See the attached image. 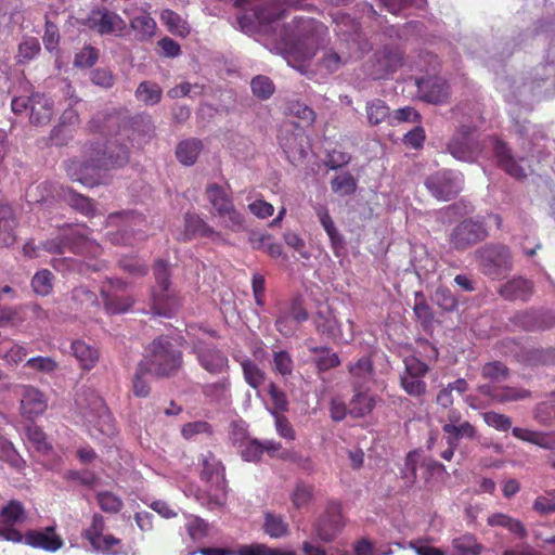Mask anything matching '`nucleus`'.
<instances>
[{"label": "nucleus", "instance_id": "1", "mask_svg": "<svg viewBox=\"0 0 555 555\" xmlns=\"http://www.w3.org/2000/svg\"><path fill=\"white\" fill-rule=\"evenodd\" d=\"M334 22L336 24L335 31L341 42L338 50H330L323 56L322 63L330 72H336L350 59L360 57L367 50V42L362 38L353 18L337 12L334 15Z\"/></svg>", "mask_w": 555, "mask_h": 555}, {"label": "nucleus", "instance_id": "2", "mask_svg": "<svg viewBox=\"0 0 555 555\" xmlns=\"http://www.w3.org/2000/svg\"><path fill=\"white\" fill-rule=\"evenodd\" d=\"M294 22L295 29L289 33V26H286L282 41L289 52L302 60H309L315 54L319 37L326 31V28L312 18H295Z\"/></svg>", "mask_w": 555, "mask_h": 555}, {"label": "nucleus", "instance_id": "3", "mask_svg": "<svg viewBox=\"0 0 555 555\" xmlns=\"http://www.w3.org/2000/svg\"><path fill=\"white\" fill-rule=\"evenodd\" d=\"M76 405L88 426L105 436L114 434L112 415L96 392L91 389H81L76 396Z\"/></svg>", "mask_w": 555, "mask_h": 555}, {"label": "nucleus", "instance_id": "4", "mask_svg": "<svg viewBox=\"0 0 555 555\" xmlns=\"http://www.w3.org/2000/svg\"><path fill=\"white\" fill-rule=\"evenodd\" d=\"M156 286L153 288L152 302L154 313L169 318L179 308L180 301L169 288L170 270L166 261L159 259L154 264Z\"/></svg>", "mask_w": 555, "mask_h": 555}, {"label": "nucleus", "instance_id": "5", "mask_svg": "<svg viewBox=\"0 0 555 555\" xmlns=\"http://www.w3.org/2000/svg\"><path fill=\"white\" fill-rule=\"evenodd\" d=\"M127 160L128 155L125 151L118 154L115 159L111 158L109 160H99L98 163L94 160L86 163L73 160L66 165V173L73 181L80 182L87 186H94L103 182V171L121 166Z\"/></svg>", "mask_w": 555, "mask_h": 555}, {"label": "nucleus", "instance_id": "6", "mask_svg": "<svg viewBox=\"0 0 555 555\" xmlns=\"http://www.w3.org/2000/svg\"><path fill=\"white\" fill-rule=\"evenodd\" d=\"M146 359L159 376H170L182 365V353L164 338H157L146 348Z\"/></svg>", "mask_w": 555, "mask_h": 555}, {"label": "nucleus", "instance_id": "7", "mask_svg": "<svg viewBox=\"0 0 555 555\" xmlns=\"http://www.w3.org/2000/svg\"><path fill=\"white\" fill-rule=\"evenodd\" d=\"M475 259L481 271L492 278H498L513 268L512 254L505 245H485L476 249Z\"/></svg>", "mask_w": 555, "mask_h": 555}, {"label": "nucleus", "instance_id": "8", "mask_svg": "<svg viewBox=\"0 0 555 555\" xmlns=\"http://www.w3.org/2000/svg\"><path fill=\"white\" fill-rule=\"evenodd\" d=\"M425 186L438 201H451L463 189V176L459 171L442 169L427 177Z\"/></svg>", "mask_w": 555, "mask_h": 555}, {"label": "nucleus", "instance_id": "9", "mask_svg": "<svg viewBox=\"0 0 555 555\" xmlns=\"http://www.w3.org/2000/svg\"><path fill=\"white\" fill-rule=\"evenodd\" d=\"M345 527L340 504L330 502L325 512L312 525L313 535L323 543L333 542Z\"/></svg>", "mask_w": 555, "mask_h": 555}, {"label": "nucleus", "instance_id": "10", "mask_svg": "<svg viewBox=\"0 0 555 555\" xmlns=\"http://www.w3.org/2000/svg\"><path fill=\"white\" fill-rule=\"evenodd\" d=\"M447 150L455 159L473 163L481 154L482 146L474 137V129L462 126L448 142Z\"/></svg>", "mask_w": 555, "mask_h": 555}, {"label": "nucleus", "instance_id": "11", "mask_svg": "<svg viewBox=\"0 0 555 555\" xmlns=\"http://www.w3.org/2000/svg\"><path fill=\"white\" fill-rule=\"evenodd\" d=\"M487 236L488 231L482 221L465 219L452 229L449 243L453 249L465 250Z\"/></svg>", "mask_w": 555, "mask_h": 555}, {"label": "nucleus", "instance_id": "12", "mask_svg": "<svg viewBox=\"0 0 555 555\" xmlns=\"http://www.w3.org/2000/svg\"><path fill=\"white\" fill-rule=\"evenodd\" d=\"M202 479L210 482L214 487H216L217 490L221 492L220 495L215 494L209 496L207 506L209 508L221 506L227 493L224 466L221 461H219L211 452H208L203 457Z\"/></svg>", "mask_w": 555, "mask_h": 555}, {"label": "nucleus", "instance_id": "13", "mask_svg": "<svg viewBox=\"0 0 555 555\" xmlns=\"http://www.w3.org/2000/svg\"><path fill=\"white\" fill-rule=\"evenodd\" d=\"M192 352L201 366L211 374H220L229 369L228 357L214 344L196 338L192 341Z\"/></svg>", "mask_w": 555, "mask_h": 555}, {"label": "nucleus", "instance_id": "14", "mask_svg": "<svg viewBox=\"0 0 555 555\" xmlns=\"http://www.w3.org/2000/svg\"><path fill=\"white\" fill-rule=\"evenodd\" d=\"M104 528V518L100 514H94L90 527L83 532V537L96 552L115 555L120 541L112 534H103Z\"/></svg>", "mask_w": 555, "mask_h": 555}, {"label": "nucleus", "instance_id": "15", "mask_svg": "<svg viewBox=\"0 0 555 555\" xmlns=\"http://www.w3.org/2000/svg\"><path fill=\"white\" fill-rule=\"evenodd\" d=\"M313 323L317 332L334 341H347L343 336L340 326L327 305H320L313 317Z\"/></svg>", "mask_w": 555, "mask_h": 555}, {"label": "nucleus", "instance_id": "16", "mask_svg": "<svg viewBox=\"0 0 555 555\" xmlns=\"http://www.w3.org/2000/svg\"><path fill=\"white\" fill-rule=\"evenodd\" d=\"M371 63L372 68L369 70V74L374 79H382L397 70L402 64V59L397 51L385 49L376 52Z\"/></svg>", "mask_w": 555, "mask_h": 555}, {"label": "nucleus", "instance_id": "17", "mask_svg": "<svg viewBox=\"0 0 555 555\" xmlns=\"http://www.w3.org/2000/svg\"><path fill=\"white\" fill-rule=\"evenodd\" d=\"M197 236L208 237L214 242L223 240L222 234L210 227L198 215L186 214L184 217V232L182 233V238L189 241Z\"/></svg>", "mask_w": 555, "mask_h": 555}, {"label": "nucleus", "instance_id": "18", "mask_svg": "<svg viewBox=\"0 0 555 555\" xmlns=\"http://www.w3.org/2000/svg\"><path fill=\"white\" fill-rule=\"evenodd\" d=\"M417 87L421 99L433 104L443 103L450 94L448 83L439 77L417 80Z\"/></svg>", "mask_w": 555, "mask_h": 555}, {"label": "nucleus", "instance_id": "19", "mask_svg": "<svg viewBox=\"0 0 555 555\" xmlns=\"http://www.w3.org/2000/svg\"><path fill=\"white\" fill-rule=\"evenodd\" d=\"M25 543L47 552H55L63 546V540L55 533L54 527L42 530H29L25 533Z\"/></svg>", "mask_w": 555, "mask_h": 555}, {"label": "nucleus", "instance_id": "20", "mask_svg": "<svg viewBox=\"0 0 555 555\" xmlns=\"http://www.w3.org/2000/svg\"><path fill=\"white\" fill-rule=\"evenodd\" d=\"M44 395L33 386H24L21 399L22 414L27 418H35L47 410Z\"/></svg>", "mask_w": 555, "mask_h": 555}, {"label": "nucleus", "instance_id": "21", "mask_svg": "<svg viewBox=\"0 0 555 555\" xmlns=\"http://www.w3.org/2000/svg\"><path fill=\"white\" fill-rule=\"evenodd\" d=\"M494 154L498 158L499 165L512 177L521 179L527 176L526 168L521 165L525 163L524 158L516 160L506 144L498 139L494 140Z\"/></svg>", "mask_w": 555, "mask_h": 555}, {"label": "nucleus", "instance_id": "22", "mask_svg": "<svg viewBox=\"0 0 555 555\" xmlns=\"http://www.w3.org/2000/svg\"><path fill=\"white\" fill-rule=\"evenodd\" d=\"M54 114L53 102L44 94L35 93L31 95L29 107V120L36 126L48 125Z\"/></svg>", "mask_w": 555, "mask_h": 555}, {"label": "nucleus", "instance_id": "23", "mask_svg": "<svg viewBox=\"0 0 555 555\" xmlns=\"http://www.w3.org/2000/svg\"><path fill=\"white\" fill-rule=\"evenodd\" d=\"M280 144L292 164L301 163L308 155V144L301 134L287 133L280 139Z\"/></svg>", "mask_w": 555, "mask_h": 555}, {"label": "nucleus", "instance_id": "24", "mask_svg": "<svg viewBox=\"0 0 555 555\" xmlns=\"http://www.w3.org/2000/svg\"><path fill=\"white\" fill-rule=\"evenodd\" d=\"M499 293L507 300L520 299L526 301L533 293V284L522 276H517L501 285Z\"/></svg>", "mask_w": 555, "mask_h": 555}, {"label": "nucleus", "instance_id": "25", "mask_svg": "<svg viewBox=\"0 0 555 555\" xmlns=\"http://www.w3.org/2000/svg\"><path fill=\"white\" fill-rule=\"evenodd\" d=\"M205 194L208 202L212 206L211 214L214 217L222 214L223 209H228L234 204L231 193L217 183L208 184Z\"/></svg>", "mask_w": 555, "mask_h": 555}, {"label": "nucleus", "instance_id": "26", "mask_svg": "<svg viewBox=\"0 0 555 555\" xmlns=\"http://www.w3.org/2000/svg\"><path fill=\"white\" fill-rule=\"evenodd\" d=\"M487 524L490 527L505 528L519 539H525L528 535L526 526L519 519L504 513H494L489 515Z\"/></svg>", "mask_w": 555, "mask_h": 555}, {"label": "nucleus", "instance_id": "27", "mask_svg": "<svg viewBox=\"0 0 555 555\" xmlns=\"http://www.w3.org/2000/svg\"><path fill=\"white\" fill-rule=\"evenodd\" d=\"M72 352L83 370H91L99 361V351L93 346L77 339L72 343Z\"/></svg>", "mask_w": 555, "mask_h": 555}, {"label": "nucleus", "instance_id": "28", "mask_svg": "<svg viewBox=\"0 0 555 555\" xmlns=\"http://www.w3.org/2000/svg\"><path fill=\"white\" fill-rule=\"evenodd\" d=\"M91 28L99 34H113L124 28L122 20L113 12H104L94 15L91 20Z\"/></svg>", "mask_w": 555, "mask_h": 555}, {"label": "nucleus", "instance_id": "29", "mask_svg": "<svg viewBox=\"0 0 555 555\" xmlns=\"http://www.w3.org/2000/svg\"><path fill=\"white\" fill-rule=\"evenodd\" d=\"M60 195L74 209L86 216H93L95 211L94 203L91 198L86 197L70 188H61Z\"/></svg>", "mask_w": 555, "mask_h": 555}, {"label": "nucleus", "instance_id": "30", "mask_svg": "<svg viewBox=\"0 0 555 555\" xmlns=\"http://www.w3.org/2000/svg\"><path fill=\"white\" fill-rule=\"evenodd\" d=\"M263 531L270 538L282 539L289 534V525L282 515L267 512L263 520Z\"/></svg>", "mask_w": 555, "mask_h": 555}, {"label": "nucleus", "instance_id": "31", "mask_svg": "<svg viewBox=\"0 0 555 555\" xmlns=\"http://www.w3.org/2000/svg\"><path fill=\"white\" fill-rule=\"evenodd\" d=\"M448 446H457L461 439H473L476 436L475 427L467 421L459 425L443 424Z\"/></svg>", "mask_w": 555, "mask_h": 555}, {"label": "nucleus", "instance_id": "32", "mask_svg": "<svg viewBox=\"0 0 555 555\" xmlns=\"http://www.w3.org/2000/svg\"><path fill=\"white\" fill-rule=\"evenodd\" d=\"M468 390V383L464 378H457L453 383H449L446 387L441 388L436 397L438 405L448 409L454 402L453 393L456 392L462 396Z\"/></svg>", "mask_w": 555, "mask_h": 555}, {"label": "nucleus", "instance_id": "33", "mask_svg": "<svg viewBox=\"0 0 555 555\" xmlns=\"http://www.w3.org/2000/svg\"><path fill=\"white\" fill-rule=\"evenodd\" d=\"M202 142L197 139H188L180 142L176 150V156L178 160L184 166H192L201 151H202Z\"/></svg>", "mask_w": 555, "mask_h": 555}, {"label": "nucleus", "instance_id": "34", "mask_svg": "<svg viewBox=\"0 0 555 555\" xmlns=\"http://www.w3.org/2000/svg\"><path fill=\"white\" fill-rule=\"evenodd\" d=\"M317 216L319 218L320 223L322 224L323 229L325 230L326 234L328 235L332 247L334 248L335 253L337 254V250L339 248H343L344 240L343 236L339 234L338 230L335 227V223L330 216V212L326 207L319 206L315 210Z\"/></svg>", "mask_w": 555, "mask_h": 555}, {"label": "nucleus", "instance_id": "35", "mask_svg": "<svg viewBox=\"0 0 555 555\" xmlns=\"http://www.w3.org/2000/svg\"><path fill=\"white\" fill-rule=\"evenodd\" d=\"M513 435L519 440L535 444L546 450H554L551 436L547 433L535 431L522 427H514Z\"/></svg>", "mask_w": 555, "mask_h": 555}, {"label": "nucleus", "instance_id": "36", "mask_svg": "<svg viewBox=\"0 0 555 555\" xmlns=\"http://www.w3.org/2000/svg\"><path fill=\"white\" fill-rule=\"evenodd\" d=\"M452 548L456 555H480L483 546L472 533H465L452 539Z\"/></svg>", "mask_w": 555, "mask_h": 555}, {"label": "nucleus", "instance_id": "37", "mask_svg": "<svg viewBox=\"0 0 555 555\" xmlns=\"http://www.w3.org/2000/svg\"><path fill=\"white\" fill-rule=\"evenodd\" d=\"M349 373L357 387H364L373 377V364L370 358L362 357L349 366Z\"/></svg>", "mask_w": 555, "mask_h": 555}, {"label": "nucleus", "instance_id": "38", "mask_svg": "<svg viewBox=\"0 0 555 555\" xmlns=\"http://www.w3.org/2000/svg\"><path fill=\"white\" fill-rule=\"evenodd\" d=\"M367 122L371 126L379 125L385 120H390V108L385 101L373 99L365 105Z\"/></svg>", "mask_w": 555, "mask_h": 555}, {"label": "nucleus", "instance_id": "39", "mask_svg": "<svg viewBox=\"0 0 555 555\" xmlns=\"http://www.w3.org/2000/svg\"><path fill=\"white\" fill-rule=\"evenodd\" d=\"M245 382L254 389L259 388L266 379V373L250 359L240 361Z\"/></svg>", "mask_w": 555, "mask_h": 555}, {"label": "nucleus", "instance_id": "40", "mask_svg": "<svg viewBox=\"0 0 555 555\" xmlns=\"http://www.w3.org/2000/svg\"><path fill=\"white\" fill-rule=\"evenodd\" d=\"M217 218L220 219V224L223 228L232 232H241L245 230V218L236 209L234 204L228 209H223V212L219 214Z\"/></svg>", "mask_w": 555, "mask_h": 555}, {"label": "nucleus", "instance_id": "41", "mask_svg": "<svg viewBox=\"0 0 555 555\" xmlns=\"http://www.w3.org/2000/svg\"><path fill=\"white\" fill-rule=\"evenodd\" d=\"M249 242L253 245V248L263 250L273 258L282 255V246L279 243L273 242L270 234L251 233Z\"/></svg>", "mask_w": 555, "mask_h": 555}, {"label": "nucleus", "instance_id": "42", "mask_svg": "<svg viewBox=\"0 0 555 555\" xmlns=\"http://www.w3.org/2000/svg\"><path fill=\"white\" fill-rule=\"evenodd\" d=\"M27 356V349L21 345L11 341H2L0 344V359L8 364L14 365L22 362Z\"/></svg>", "mask_w": 555, "mask_h": 555}, {"label": "nucleus", "instance_id": "43", "mask_svg": "<svg viewBox=\"0 0 555 555\" xmlns=\"http://www.w3.org/2000/svg\"><path fill=\"white\" fill-rule=\"evenodd\" d=\"M375 405L374 399L364 392L354 395L349 404V413L353 417H362L369 414Z\"/></svg>", "mask_w": 555, "mask_h": 555}, {"label": "nucleus", "instance_id": "44", "mask_svg": "<svg viewBox=\"0 0 555 555\" xmlns=\"http://www.w3.org/2000/svg\"><path fill=\"white\" fill-rule=\"evenodd\" d=\"M104 297V306L108 313H124L127 312L134 304V299L127 296L107 295L102 292Z\"/></svg>", "mask_w": 555, "mask_h": 555}, {"label": "nucleus", "instance_id": "45", "mask_svg": "<svg viewBox=\"0 0 555 555\" xmlns=\"http://www.w3.org/2000/svg\"><path fill=\"white\" fill-rule=\"evenodd\" d=\"M509 370L501 361L488 362L481 367V376L493 383H501L508 378Z\"/></svg>", "mask_w": 555, "mask_h": 555}, {"label": "nucleus", "instance_id": "46", "mask_svg": "<svg viewBox=\"0 0 555 555\" xmlns=\"http://www.w3.org/2000/svg\"><path fill=\"white\" fill-rule=\"evenodd\" d=\"M1 519L5 526H14L25 520L26 514L23 505L17 501H11L1 511Z\"/></svg>", "mask_w": 555, "mask_h": 555}, {"label": "nucleus", "instance_id": "47", "mask_svg": "<svg viewBox=\"0 0 555 555\" xmlns=\"http://www.w3.org/2000/svg\"><path fill=\"white\" fill-rule=\"evenodd\" d=\"M310 350L313 353L318 354V357L315 358V363L320 371H327L330 369L338 366L340 363L337 353L332 352L330 348L312 347Z\"/></svg>", "mask_w": 555, "mask_h": 555}, {"label": "nucleus", "instance_id": "48", "mask_svg": "<svg viewBox=\"0 0 555 555\" xmlns=\"http://www.w3.org/2000/svg\"><path fill=\"white\" fill-rule=\"evenodd\" d=\"M332 191L340 196L353 194L357 189V181L349 172L335 177L331 182Z\"/></svg>", "mask_w": 555, "mask_h": 555}, {"label": "nucleus", "instance_id": "49", "mask_svg": "<svg viewBox=\"0 0 555 555\" xmlns=\"http://www.w3.org/2000/svg\"><path fill=\"white\" fill-rule=\"evenodd\" d=\"M400 385L409 396L416 398L424 396L427 391V384L423 380V377L401 374Z\"/></svg>", "mask_w": 555, "mask_h": 555}, {"label": "nucleus", "instance_id": "50", "mask_svg": "<svg viewBox=\"0 0 555 555\" xmlns=\"http://www.w3.org/2000/svg\"><path fill=\"white\" fill-rule=\"evenodd\" d=\"M511 322L519 328L526 331H533L538 328H544V326L539 322L538 314L534 311H520L513 315Z\"/></svg>", "mask_w": 555, "mask_h": 555}, {"label": "nucleus", "instance_id": "51", "mask_svg": "<svg viewBox=\"0 0 555 555\" xmlns=\"http://www.w3.org/2000/svg\"><path fill=\"white\" fill-rule=\"evenodd\" d=\"M42 250L49 254L62 255L66 248L77 253V248L72 246V240L68 235H59L41 243Z\"/></svg>", "mask_w": 555, "mask_h": 555}, {"label": "nucleus", "instance_id": "52", "mask_svg": "<svg viewBox=\"0 0 555 555\" xmlns=\"http://www.w3.org/2000/svg\"><path fill=\"white\" fill-rule=\"evenodd\" d=\"M52 281H53V274L49 270L43 269V270L38 271L34 275V278L31 280V287L37 295L47 296L52 291V287H53Z\"/></svg>", "mask_w": 555, "mask_h": 555}, {"label": "nucleus", "instance_id": "53", "mask_svg": "<svg viewBox=\"0 0 555 555\" xmlns=\"http://www.w3.org/2000/svg\"><path fill=\"white\" fill-rule=\"evenodd\" d=\"M25 367L37 373L50 375L59 369V363L51 357H34L26 361Z\"/></svg>", "mask_w": 555, "mask_h": 555}, {"label": "nucleus", "instance_id": "54", "mask_svg": "<svg viewBox=\"0 0 555 555\" xmlns=\"http://www.w3.org/2000/svg\"><path fill=\"white\" fill-rule=\"evenodd\" d=\"M530 391L525 388L503 387L496 389L493 400L500 403L524 400L530 397Z\"/></svg>", "mask_w": 555, "mask_h": 555}, {"label": "nucleus", "instance_id": "55", "mask_svg": "<svg viewBox=\"0 0 555 555\" xmlns=\"http://www.w3.org/2000/svg\"><path fill=\"white\" fill-rule=\"evenodd\" d=\"M414 314L421 324L426 327L434 321L431 308L426 304L422 293H415V304L413 307Z\"/></svg>", "mask_w": 555, "mask_h": 555}, {"label": "nucleus", "instance_id": "56", "mask_svg": "<svg viewBox=\"0 0 555 555\" xmlns=\"http://www.w3.org/2000/svg\"><path fill=\"white\" fill-rule=\"evenodd\" d=\"M286 112L287 114L299 118L307 125H312L315 119V113L313 109L299 101H289L286 106Z\"/></svg>", "mask_w": 555, "mask_h": 555}, {"label": "nucleus", "instance_id": "57", "mask_svg": "<svg viewBox=\"0 0 555 555\" xmlns=\"http://www.w3.org/2000/svg\"><path fill=\"white\" fill-rule=\"evenodd\" d=\"M250 87L254 95L262 100L269 99L274 92V85L272 80L262 75L253 78Z\"/></svg>", "mask_w": 555, "mask_h": 555}, {"label": "nucleus", "instance_id": "58", "mask_svg": "<svg viewBox=\"0 0 555 555\" xmlns=\"http://www.w3.org/2000/svg\"><path fill=\"white\" fill-rule=\"evenodd\" d=\"M70 299L77 307H93L98 305L95 293L85 286H77L70 293Z\"/></svg>", "mask_w": 555, "mask_h": 555}, {"label": "nucleus", "instance_id": "59", "mask_svg": "<svg viewBox=\"0 0 555 555\" xmlns=\"http://www.w3.org/2000/svg\"><path fill=\"white\" fill-rule=\"evenodd\" d=\"M160 17L171 33L180 36L189 34L185 22L173 11L165 10L162 12Z\"/></svg>", "mask_w": 555, "mask_h": 555}, {"label": "nucleus", "instance_id": "60", "mask_svg": "<svg viewBox=\"0 0 555 555\" xmlns=\"http://www.w3.org/2000/svg\"><path fill=\"white\" fill-rule=\"evenodd\" d=\"M433 300L444 311H453L457 307V298L444 286H440L436 289Z\"/></svg>", "mask_w": 555, "mask_h": 555}, {"label": "nucleus", "instance_id": "61", "mask_svg": "<svg viewBox=\"0 0 555 555\" xmlns=\"http://www.w3.org/2000/svg\"><path fill=\"white\" fill-rule=\"evenodd\" d=\"M26 434L29 441L41 453H48L51 450V444L47 441L46 434L36 425H30L26 428Z\"/></svg>", "mask_w": 555, "mask_h": 555}, {"label": "nucleus", "instance_id": "62", "mask_svg": "<svg viewBox=\"0 0 555 555\" xmlns=\"http://www.w3.org/2000/svg\"><path fill=\"white\" fill-rule=\"evenodd\" d=\"M40 51V44L37 38L28 37L25 38L18 44L17 57L20 62H28L33 60Z\"/></svg>", "mask_w": 555, "mask_h": 555}, {"label": "nucleus", "instance_id": "63", "mask_svg": "<svg viewBox=\"0 0 555 555\" xmlns=\"http://www.w3.org/2000/svg\"><path fill=\"white\" fill-rule=\"evenodd\" d=\"M294 362L287 351L280 350L273 352V370L283 375H291L293 372Z\"/></svg>", "mask_w": 555, "mask_h": 555}, {"label": "nucleus", "instance_id": "64", "mask_svg": "<svg viewBox=\"0 0 555 555\" xmlns=\"http://www.w3.org/2000/svg\"><path fill=\"white\" fill-rule=\"evenodd\" d=\"M313 496V487L306 483H298L292 493V501L296 508L307 506Z\"/></svg>", "mask_w": 555, "mask_h": 555}]
</instances>
